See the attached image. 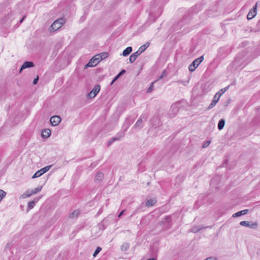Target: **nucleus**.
Segmentation results:
<instances>
[{
	"label": "nucleus",
	"instance_id": "nucleus-17",
	"mask_svg": "<svg viewBox=\"0 0 260 260\" xmlns=\"http://www.w3.org/2000/svg\"><path fill=\"white\" fill-rule=\"evenodd\" d=\"M80 214V211L78 210H75L73 211V212L71 213L69 215V217L70 218H77L79 215Z\"/></svg>",
	"mask_w": 260,
	"mask_h": 260
},
{
	"label": "nucleus",
	"instance_id": "nucleus-25",
	"mask_svg": "<svg viewBox=\"0 0 260 260\" xmlns=\"http://www.w3.org/2000/svg\"><path fill=\"white\" fill-rule=\"evenodd\" d=\"M129 247V244L128 243L125 242L121 246V250L122 251H126Z\"/></svg>",
	"mask_w": 260,
	"mask_h": 260
},
{
	"label": "nucleus",
	"instance_id": "nucleus-12",
	"mask_svg": "<svg viewBox=\"0 0 260 260\" xmlns=\"http://www.w3.org/2000/svg\"><path fill=\"white\" fill-rule=\"evenodd\" d=\"M51 135V131L49 129H44L42 131L41 136L44 138H48Z\"/></svg>",
	"mask_w": 260,
	"mask_h": 260
},
{
	"label": "nucleus",
	"instance_id": "nucleus-21",
	"mask_svg": "<svg viewBox=\"0 0 260 260\" xmlns=\"http://www.w3.org/2000/svg\"><path fill=\"white\" fill-rule=\"evenodd\" d=\"M100 85H96L93 89L91 90V91L93 93L94 96H96V94L99 92L100 90Z\"/></svg>",
	"mask_w": 260,
	"mask_h": 260
},
{
	"label": "nucleus",
	"instance_id": "nucleus-16",
	"mask_svg": "<svg viewBox=\"0 0 260 260\" xmlns=\"http://www.w3.org/2000/svg\"><path fill=\"white\" fill-rule=\"evenodd\" d=\"M104 178V174L102 172H98L96 173L95 177V181L100 182Z\"/></svg>",
	"mask_w": 260,
	"mask_h": 260
},
{
	"label": "nucleus",
	"instance_id": "nucleus-39",
	"mask_svg": "<svg viewBox=\"0 0 260 260\" xmlns=\"http://www.w3.org/2000/svg\"><path fill=\"white\" fill-rule=\"evenodd\" d=\"M88 96L90 98H93L95 96H94L93 93L91 91L88 94Z\"/></svg>",
	"mask_w": 260,
	"mask_h": 260
},
{
	"label": "nucleus",
	"instance_id": "nucleus-8",
	"mask_svg": "<svg viewBox=\"0 0 260 260\" xmlns=\"http://www.w3.org/2000/svg\"><path fill=\"white\" fill-rule=\"evenodd\" d=\"M34 66V64L33 62L32 61H25L24 63L22 65L20 70V72L22 71L23 69L28 68H31L33 67Z\"/></svg>",
	"mask_w": 260,
	"mask_h": 260
},
{
	"label": "nucleus",
	"instance_id": "nucleus-44",
	"mask_svg": "<svg viewBox=\"0 0 260 260\" xmlns=\"http://www.w3.org/2000/svg\"><path fill=\"white\" fill-rule=\"evenodd\" d=\"M25 19V17H23L20 20V23H22V21L24 20V19Z\"/></svg>",
	"mask_w": 260,
	"mask_h": 260
},
{
	"label": "nucleus",
	"instance_id": "nucleus-38",
	"mask_svg": "<svg viewBox=\"0 0 260 260\" xmlns=\"http://www.w3.org/2000/svg\"><path fill=\"white\" fill-rule=\"evenodd\" d=\"M166 71H164L162 72L161 75L159 77L158 79H162L164 76H166Z\"/></svg>",
	"mask_w": 260,
	"mask_h": 260
},
{
	"label": "nucleus",
	"instance_id": "nucleus-10",
	"mask_svg": "<svg viewBox=\"0 0 260 260\" xmlns=\"http://www.w3.org/2000/svg\"><path fill=\"white\" fill-rule=\"evenodd\" d=\"M99 55H98V54H96L95 55H94L93 57H92L91 58V59L90 60L91 63H92V64H93L94 65V67H95V66H96L98 64V63L101 61V60L100 59V57H99Z\"/></svg>",
	"mask_w": 260,
	"mask_h": 260
},
{
	"label": "nucleus",
	"instance_id": "nucleus-9",
	"mask_svg": "<svg viewBox=\"0 0 260 260\" xmlns=\"http://www.w3.org/2000/svg\"><path fill=\"white\" fill-rule=\"evenodd\" d=\"M143 117H144L143 116H141L140 118L138 119V120L136 122V124L134 125V127L139 129L143 127V124L142 118Z\"/></svg>",
	"mask_w": 260,
	"mask_h": 260
},
{
	"label": "nucleus",
	"instance_id": "nucleus-1",
	"mask_svg": "<svg viewBox=\"0 0 260 260\" xmlns=\"http://www.w3.org/2000/svg\"><path fill=\"white\" fill-rule=\"evenodd\" d=\"M204 60V56L202 55L200 57L194 59L192 62L189 64L188 67V70L190 72H192L195 71L197 67L200 64V63Z\"/></svg>",
	"mask_w": 260,
	"mask_h": 260
},
{
	"label": "nucleus",
	"instance_id": "nucleus-3",
	"mask_svg": "<svg viewBox=\"0 0 260 260\" xmlns=\"http://www.w3.org/2000/svg\"><path fill=\"white\" fill-rule=\"evenodd\" d=\"M65 20L63 18H60L55 20L51 25L50 29L56 31L60 28L64 23Z\"/></svg>",
	"mask_w": 260,
	"mask_h": 260
},
{
	"label": "nucleus",
	"instance_id": "nucleus-23",
	"mask_svg": "<svg viewBox=\"0 0 260 260\" xmlns=\"http://www.w3.org/2000/svg\"><path fill=\"white\" fill-rule=\"evenodd\" d=\"M98 54V55L100 56L99 57H100L101 61L104 59L106 58L109 55L108 53L106 52H102V53H101L100 54Z\"/></svg>",
	"mask_w": 260,
	"mask_h": 260
},
{
	"label": "nucleus",
	"instance_id": "nucleus-2",
	"mask_svg": "<svg viewBox=\"0 0 260 260\" xmlns=\"http://www.w3.org/2000/svg\"><path fill=\"white\" fill-rule=\"evenodd\" d=\"M125 132L123 129L119 132L115 136L112 137L109 141L107 142L108 146H110L114 142L116 141L120 140L122 138H123L125 135Z\"/></svg>",
	"mask_w": 260,
	"mask_h": 260
},
{
	"label": "nucleus",
	"instance_id": "nucleus-32",
	"mask_svg": "<svg viewBox=\"0 0 260 260\" xmlns=\"http://www.w3.org/2000/svg\"><path fill=\"white\" fill-rule=\"evenodd\" d=\"M101 250H102V248L100 247H98L93 254V256L94 257H95L99 254V253L101 251Z\"/></svg>",
	"mask_w": 260,
	"mask_h": 260
},
{
	"label": "nucleus",
	"instance_id": "nucleus-29",
	"mask_svg": "<svg viewBox=\"0 0 260 260\" xmlns=\"http://www.w3.org/2000/svg\"><path fill=\"white\" fill-rule=\"evenodd\" d=\"M217 102L215 100H212L211 103L209 105L207 110H210L212 109L217 104Z\"/></svg>",
	"mask_w": 260,
	"mask_h": 260
},
{
	"label": "nucleus",
	"instance_id": "nucleus-34",
	"mask_svg": "<svg viewBox=\"0 0 260 260\" xmlns=\"http://www.w3.org/2000/svg\"><path fill=\"white\" fill-rule=\"evenodd\" d=\"M211 143V141L210 140H209V141H205L203 144V146H202V147L203 148H206Z\"/></svg>",
	"mask_w": 260,
	"mask_h": 260
},
{
	"label": "nucleus",
	"instance_id": "nucleus-15",
	"mask_svg": "<svg viewBox=\"0 0 260 260\" xmlns=\"http://www.w3.org/2000/svg\"><path fill=\"white\" fill-rule=\"evenodd\" d=\"M132 50L133 49L132 47H127L123 50L122 52V55L123 56H126L128 55L132 52Z\"/></svg>",
	"mask_w": 260,
	"mask_h": 260
},
{
	"label": "nucleus",
	"instance_id": "nucleus-30",
	"mask_svg": "<svg viewBox=\"0 0 260 260\" xmlns=\"http://www.w3.org/2000/svg\"><path fill=\"white\" fill-rule=\"evenodd\" d=\"M42 188V186H39V187L36 188L35 189H34V190H31L32 194H36V193L39 192V191H40L41 190Z\"/></svg>",
	"mask_w": 260,
	"mask_h": 260
},
{
	"label": "nucleus",
	"instance_id": "nucleus-14",
	"mask_svg": "<svg viewBox=\"0 0 260 260\" xmlns=\"http://www.w3.org/2000/svg\"><path fill=\"white\" fill-rule=\"evenodd\" d=\"M248 209H244V210H241L240 211H239L238 212L234 213L233 215V217H239V216H242L243 215H245L248 213Z\"/></svg>",
	"mask_w": 260,
	"mask_h": 260
},
{
	"label": "nucleus",
	"instance_id": "nucleus-27",
	"mask_svg": "<svg viewBox=\"0 0 260 260\" xmlns=\"http://www.w3.org/2000/svg\"><path fill=\"white\" fill-rule=\"evenodd\" d=\"M125 73V70H122L113 79V82H115L121 75Z\"/></svg>",
	"mask_w": 260,
	"mask_h": 260
},
{
	"label": "nucleus",
	"instance_id": "nucleus-46",
	"mask_svg": "<svg viewBox=\"0 0 260 260\" xmlns=\"http://www.w3.org/2000/svg\"><path fill=\"white\" fill-rule=\"evenodd\" d=\"M1 202V199H0V202Z\"/></svg>",
	"mask_w": 260,
	"mask_h": 260
},
{
	"label": "nucleus",
	"instance_id": "nucleus-35",
	"mask_svg": "<svg viewBox=\"0 0 260 260\" xmlns=\"http://www.w3.org/2000/svg\"><path fill=\"white\" fill-rule=\"evenodd\" d=\"M94 67V65L93 64H92V63H91L90 61L89 60V61L88 62V63H87L85 67H84V69H87V68L88 67Z\"/></svg>",
	"mask_w": 260,
	"mask_h": 260
},
{
	"label": "nucleus",
	"instance_id": "nucleus-42",
	"mask_svg": "<svg viewBox=\"0 0 260 260\" xmlns=\"http://www.w3.org/2000/svg\"><path fill=\"white\" fill-rule=\"evenodd\" d=\"M139 209L140 208L138 207L137 208L136 210L135 211V212L132 214V216H133L134 215H135V214H136L137 213H138L139 211Z\"/></svg>",
	"mask_w": 260,
	"mask_h": 260
},
{
	"label": "nucleus",
	"instance_id": "nucleus-31",
	"mask_svg": "<svg viewBox=\"0 0 260 260\" xmlns=\"http://www.w3.org/2000/svg\"><path fill=\"white\" fill-rule=\"evenodd\" d=\"M228 90V86L225 87L224 88L221 89L219 91H218L216 93H218V95H220V97L221 96V95L224 93L226 90Z\"/></svg>",
	"mask_w": 260,
	"mask_h": 260
},
{
	"label": "nucleus",
	"instance_id": "nucleus-40",
	"mask_svg": "<svg viewBox=\"0 0 260 260\" xmlns=\"http://www.w3.org/2000/svg\"><path fill=\"white\" fill-rule=\"evenodd\" d=\"M38 80H39V77H37L36 78H35L34 81H33V84H37L38 82Z\"/></svg>",
	"mask_w": 260,
	"mask_h": 260
},
{
	"label": "nucleus",
	"instance_id": "nucleus-45",
	"mask_svg": "<svg viewBox=\"0 0 260 260\" xmlns=\"http://www.w3.org/2000/svg\"><path fill=\"white\" fill-rule=\"evenodd\" d=\"M115 82H113V80L112 81L111 83H110V85H112Z\"/></svg>",
	"mask_w": 260,
	"mask_h": 260
},
{
	"label": "nucleus",
	"instance_id": "nucleus-6",
	"mask_svg": "<svg viewBox=\"0 0 260 260\" xmlns=\"http://www.w3.org/2000/svg\"><path fill=\"white\" fill-rule=\"evenodd\" d=\"M257 5L256 3L255 5L253 7V8L249 11L248 12L247 18V19L250 20L254 17L256 15V10H257Z\"/></svg>",
	"mask_w": 260,
	"mask_h": 260
},
{
	"label": "nucleus",
	"instance_id": "nucleus-41",
	"mask_svg": "<svg viewBox=\"0 0 260 260\" xmlns=\"http://www.w3.org/2000/svg\"><path fill=\"white\" fill-rule=\"evenodd\" d=\"M221 27H222V29L223 30H225V29H226V26H225L226 24H224V23H222L221 24Z\"/></svg>",
	"mask_w": 260,
	"mask_h": 260
},
{
	"label": "nucleus",
	"instance_id": "nucleus-20",
	"mask_svg": "<svg viewBox=\"0 0 260 260\" xmlns=\"http://www.w3.org/2000/svg\"><path fill=\"white\" fill-rule=\"evenodd\" d=\"M131 123L128 121V119L127 118L124 123H123V130L125 132H126L127 129L128 128L129 126L131 125Z\"/></svg>",
	"mask_w": 260,
	"mask_h": 260
},
{
	"label": "nucleus",
	"instance_id": "nucleus-18",
	"mask_svg": "<svg viewBox=\"0 0 260 260\" xmlns=\"http://www.w3.org/2000/svg\"><path fill=\"white\" fill-rule=\"evenodd\" d=\"M149 46V43H146L143 45L141 46L138 49V51L141 54L143 53Z\"/></svg>",
	"mask_w": 260,
	"mask_h": 260
},
{
	"label": "nucleus",
	"instance_id": "nucleus-5",
	"mask_svg": "<svg viewBox=\"0 0 260 260\" xmlns=\"http://www.w3.org/2000/svg\"><path fill=\"white\" fill-rule=\"evenodd\" d=\"M51 165H49L40 169L35 173L32 178H36L41 176L42 175L47 172L51 168Z\"/></svg>",
	"mask_w": 260,
	"mask_h": 260
},
{
	"label": "nucleus",
	"instance_id": "nucleus-26",
	"mask_svg": "<svg viewBox=\"0 0 260 260\" xmlns=\"http://www.w3.org/2000/svg\"><path fill=\"white\" fill-rule=\"evenodd\" d=\"M156 201L154 199H150V200H148L147 202H146V206H148V207H151V206H153L155 203H156Z\"/></svg>",
	"mask_w": 260,
	"mask_h": 260
},
{
	"label": "nucleus",
	"instance_id": "nucleus-7",
	"mask_svg": "<svg viewBox=\"0 0 260 260\" xmlns=\"http://www.w3.org/2000/svg\"><path fill=\"white\" fill-rule=\"evenodd\" d=\"M61 121V118L58 116H53L50 118V121L53 126L58 125Z\"/></svg>",
	"mask_w": 260,
	"mask_h": 260
},
{
	"label": "nucleus",
	"instance_id": "nucleus-13",
	"mask_svg": "<svg viewBox=\"0 0 260 260\" xmlns=\"http://www.w3.org/2000/svg\"><path fill=\"white\" fill-rule=\"evenodd\" d=\"M40 199V198H36L34 200L29 202L27 205L28 209L30 210L32 209Z\"/></svg>",
	"mask_w": 260,
	"mask_h": 260
},
{
	"label": "nucleus",
	"instance_id": "nucleus-11",
	"mask_svg": "<svg viewBox=\"0 0 260 260\" xmlns=\"http://www.w3.org/2000/svg\"><path fill=\"white\" fill-rule=\"evenodd\" d=\"M140 53H139L138 51L133 53L129 58V60L130 62L133 63L136 60L137 58L140 55Z\"/></svg>",
	"mask_w": 260,
	"mask_h": 260
},
{
	"label": "nucleus",
	"instance_id": "nucleus-28",
	"mask_svg": "<svg viewBox=\"0 0 260 260\" xmlns=\"http://www.w3.org/2000/svg\"><path fill=\"white\" fill-rule=\"evenodd\" d=\"M202 229H203V228L201 226H194L191 229V232L196 233L200 231L201 230H202Z\"/></svg>",
	"mask_w": 260,
	"mask_h": 260
},
{
	"label": "nucleus",
	"instance_id": "nucleus-24",
	"mask_svg": "<svg viewBox=\"0 0 260 260\" xmlns=\"http://www.w3.org/2000/svg\"><path fill=\"white\" fill-rule=\"evenodd\" d=\"M171 222V217L170 216H166L161 221L162 223H170Z\"/></svg>",
	"mask_w": 260,
	"mask_h": 260
},
{
	"label": "nucleus",
	"instance_id": "nucleus-19",
	"mask_svg": "<svg viewBox=\"0 0 260 260\" xmlns=\"http://www.w3.org/2000/svg\"><path fill=\"white\" fill-rule=\"evenodd\" d=\"M225 121L224 119H221L218 123L217 127L219 130H221L224 127L225 125Z\"/></svg>",
	"mask_w": 260,
	"mask_h": 260
},
{
	"label": "nucleus",
	"instance_id": "nucleus-37",
	"mask_svg": "<svg viewBox=\"0 0 260 260\" xmlns=\"http://www.w3.org/2000/svg\"><path fill=\"white\" fill-rule=\"evenodd\" d=\"M220 99V95H219L218 93H216L214 97H213V100H215L217 102L219 101Z\"/></svg>",
	"mask_w": 260,
	"mask_h": 260
},
{
	"label": "nucleus",
	"instance_id": "nucleus-22",
	"mask_svg": "<svg viewBox=\"0 0 260 260\" xmlns=\"http://www.w3.org/2000/svg\"><path fill=\"white\" fill-rule=\"evenodd\" d=\"M31 195H32V194L31 190H28L26 191L25 192H24L21 196V198H23V199L29 197Z\"/></svg>",
	"mask_w": 260,
	"mask_h": 260
},
{
	"label": "nucleus",
	"instance_id": "nucleus-33",
	"mask_svg": "<svg viewBox=\"0 0 260 260\" xmlns=\"http://www.w3.org/2000/svg\"><path fill=\"white\" fill-rule=\"evenodd\" d=\"M6 195V192L2 189H0V199L1 200L4 198Z\"/></svg>",
	"mask_w": 260,
	"mask_h": 260
},
{
	"label": "nucleus",
	"instance_id": "nucleus-36",
	"mask_svg": "<svg viewBox=\"0 0 260 260\" xmlns=\"http://www.w3.org/2000/svg\"><path fill=\"white\" fill-rule=\"evenodd\" d=\"M154 82H152L151 84V85L150 86V87L147 89V92H151L153 90V84H154Z\"/></svg>",
	"mask_w": 260,
	"mask_h": 260
},
{
	"label": "nucleus",
	"instance_id": "nucleus-43",
	"mask_svg": "<svg viewBox=\"0 0 260 260\" xmlns=\"http://www.w3.org/2000/svg\"><path fill=\"white\" fill-rule=\"evenodd\" d=\"M125 211V210H123L122 211H121L120 213L119 214V215H118V217L119 218L123 214V213Z\"/></svg>",
	"mask_w": 260,
	"mask_h": 260
},
{
	"label": "nucleus",
	"instance_id": "nucleus-4",
	"mask_svg": "<svg viewBox=\"0 0 260 260\" xmlns=\"http://www.w3.org/2000/svg\"><path fill=\"white\" fill-rule=\"evenodd\" d=\"M241 226L248 227L252 229H255L258 226V223L257 222H252L248 221H242L240 222Z\"/></svg>",
	"mask_w": 260,
	"mask_h": 260
}]
</instances>
